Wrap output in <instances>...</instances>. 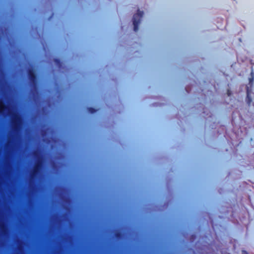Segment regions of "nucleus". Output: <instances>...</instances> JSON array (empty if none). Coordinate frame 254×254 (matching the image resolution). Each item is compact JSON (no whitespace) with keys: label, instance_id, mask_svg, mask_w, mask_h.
<instances>
[{"label":"nucleus","instance_id":"1","mask_svg":"<svg viewBox=\"0 0 254 254\" xmlns=\"http://www.w3.org/2000/svg\"><path fill=\"white\" fill-rule=\"evenodd\" d=\"M5 109L7 115L10 119V132L5 144L6 154L5 158L6 173L7 176H9L10 173V170L12 167L11 160L15 150V142L21 129L23 119L21 116L15 111L13 105L8 103Z\"/></svg>","mask_w":254,"mask_h":254},{"label":"nucleus","instance_id":"2","mask_svg":"<svg viewBox=\"0 0 254 254\" xmlns=\"http://www.w3.org/2000/svg\"><path fill=\"white\" fill-rule=\"evenodd\" d=\"M32 154L35 159V162L32 170L29 173V184L30 189L34 191L36 189L34 180L37 178L41 173L43 166V158L40 151H34Z\"/></svg>","mask_w":254,"mask_h":254},{"label":"nucleus","instance_id":"3","mask_svg":"<svg viewBox=\"0 0 254 254\" xmlns=\"http://www.w3.org/2000/svg\"><path fill=\"white\" fill-rule=\"evenodd\" d=\"M27 74L31 87V93L33 96H37L38 95L37 80L33 69L29 68L27 69Z\"/></svg>","mask_w":254,"mask_h":254},{"label":"nucleus","instance_id":"4","mask_svg":"<svg viewBox=\"0 0 254 254\" xmlns=\"http://www.w3.org/2000/svg\"><path fill=\"white\" fill-rule=\"evenodd\" d=\"M143 12L137 10V12L134 14L132 18V22L133 25V30L135 32H136L138 29V25L140 22L141 19L143 16Z\"/></svg>","mask_w":254,"mask_h":254},{"label":"nucleus","instance_id":"5","mask_svg":"<svg viewBox=\"0 0 254 254\" xmlns=\"http://www.w3.org/2000/svg\"><path fill=\"white\" fill-rule=\"evenodd\" d=\"M254 78V75L253 72H251V77L249 78V85L250 87L248 86H247V102L248 105L250 106V104L252 102V99L251 97V89H250V87L251 88L253 86V80Z\"/></svg>","mask_w":254,"mask_h":254},{"label":"nucleus","instance_id":"6","mask_svg":"<svg viewBox=\"0 0 254 254\" xmlns=\"http://www.w3.org/2000/svg\"><path fill=\"white\" fill-rule=\"evenodd\" d=\"M2 149V144L1 143V149ZM2 184V162H1V186ZM2 197V189L1 188V198ZM4 233V224L2 221V211L1 210V237L3 235Z\"/></svg>","mask_w":254,"mask_h":254},{"label":"nucleus","instance_id":"7","mask_svg":"<svg viewBox=\"0 0 254 254\" xmlns=\"http://www.w3.org/2000/svg\"><path fill=\"white\" fill-rule=\"evenodd\" d=\"M16 243L17 244L16 249H17V251H18V252L20 254H21L24 251V242L23 241H22L21 240L17 239L16 240Z\"/></svg>","mask_w":254,"mask_h":254},{"label":"nucleus","instance_id":"8","mask_svg":"<svg viewBox=\"0 0 254 254\" xmlns=\"http://www.w3.org/2000/svg\"><path fill=\"white\" fill-rule=\"evenodd\" d=\"M3 75V71L2 70V56L1 55V94L2 91V77ZM1 116L3 114V110L2 107V104L1 103Z\"/></svg>","mask_w":254,"mask_h":254},{"label":"nucleus","instance_id":"9","mask_svg":"<svg viewBox=\"0 0 254 254\" xmlns=\"http://www.w3.org/2000/svg\"><path fill=\"white\" fill-rule=\"evenodd\" d=\"M54 62L56 64V65L61 68L62 67V63L61 62V61L59 59H54Z\"/></svg>","mask_w":254,"mask_h":254},{"label":"nucleus","instance_id":"10","mask_svg":"<svg viewBox=\"0 0 254 254\" xmlns=\"http://www.w3.org/2000/svg\"><path fill=\"white\" fill-rule=\"evenodd\" d=\"M115 237H116V238H117V239L118 240H120L121 239H122V234L121 232H116L115 233Z\"/></svg>","mask_w":254,"mask_h":254},{"label":"nucleus","instance_id":"11","mask_svg":"<svg viewBox=\"0 0 254 254\" xmlns=\"http://www.w3.org/2000/svg\"><path fill=\"white\" fill-rule=\"evenodd\" d=\"M88 111L89 113L93 114L96 112V110L94 108L90 107L88 108Z\"/></svg>","mask_w":254,"mask_h":254},{"label":"nucleus","instance_id":"12","mask_svg":"<svg viewBox=\"0 0 254 254\" xmlns=\"http://www.w3.org/2000/svg\"><path fill=\"white\" fill-rule=\"evenodd\" d=\"M227 93H228V96H230L231 93H230V91L229 90H228Z\"/></svg>","mask_w":254,"mask_h":254},{"label":"nucleus","instance_id":"13","mask_svg":"<svg viewBox=\"0 0 254 254\" xmlns=\"http://www.w3.org/2000/svg\"><path fill=\"white\" fill-rule=\"evenodd\" d=\"M0 31H1V35L2 34V29L1 28Z\"/></svg>","mask_w":254,"mask_h":254},{"label":"nucleus","instance_id":"14","mask_svg":"<svg viewBox=\"0 0 254 254\" xmlns=\"http://www.w3.org/2000/svg\"><path fill=\"white\" fill-rule=\"evenodd\" d=\"M0 245H1V247H2V242L1 241Z\"/></svg>","mask_w":254,"mask_h":254},{"label":"nucleus","instance_id":"15","mask_svg":"<svg viewBox=\"0 0 254 254\" xmlns=\"http://www.w3.org/2000/svg\"><path fill=\"white\" fill-rule=\"evenodd\" d=\"M18 254V253H15V254Z\"/></svg>","mask_w":254,"mask_h":254}]
</instances>
